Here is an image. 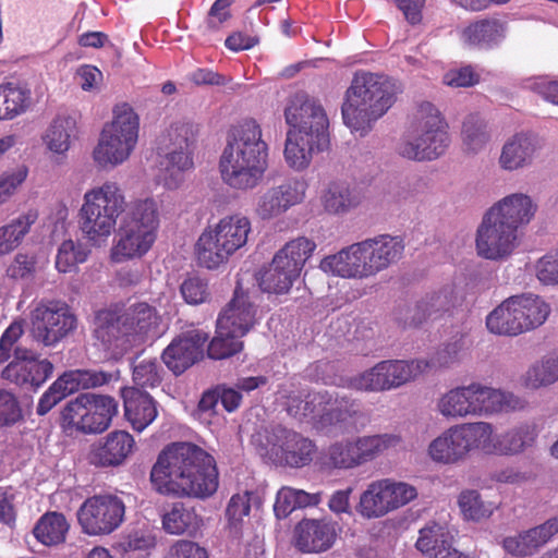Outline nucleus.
<instances>
[{"mask_svg": "<svg viewBox=\"0 0 558 558\" xmlns=\"http://www.w3.org/2000/svg\"><path fill=\"white\" fill-rule=\"evenodd\" d=\"M156 240L157 234L121 221L118 239L110 251V258L114 263L142 258L150 251Z\"/></svg>", "mask_w": 558, "mask_h": 558, "instance_id": "30", "label": "nucleus"}, {"mask_svg": "<svg viewBox=\"0 0 558 558\" xmlns=\"http://www.w3.org/2000/svg\"><path fill=\"white\" fill-rule=\"evenodd\" d=\"M319 267L326 274L344 279L371 278L361 241L324 257Z\"/></svg>", "mask_w": 558, "mask_h": 558, "instance_id": "28", "label": "nucleus"}, {"mask_svg": "<svg viewBox=\"0 0 558 558\" xmlns=\"http://www.w3.org/2000/svg\"><path fill=\"white\" fill-rule=\"evenodd\" d=\"M488 426L487 438L482 444V452L494 456H519L532 448L539 434L534 421H524L496 434L493 423L483 421Z\"/></svg>", "mask_w": 558, "mask_h": 558, "instance_id": "21", "label": "nucleus"}, {"mask_svg": "<svg viewBox=\"0 0 558 558\" xmlns=\"http://www.w3.org/2000/svg\"><path fill=\"white\" fill-rule=\"evenodd\" d=\"M488 426L483 421L452 425L434 438L427 448L428 457L436 463L451 465L464 461L471 452L482 451Z\"/></svg>", "mask_w": 558, "mask_h": 558, "instance_id": "12", "label": "nucleus"}, {"mask_svg": "<svg viewBox=\"0 0 558 558\" xmlns=\"http://www.w3.org/2000/svg\"><path fill=\"white\" fill-rule=\"evenodd\" d=\"M3 113L7 120L24 113L31 106V90L21 84L9 82L0 85Z\"/></svg>", "mask_w": 558, "mask_h": 558, "instance_id": "51", "label": "nucleus"}, {"mask_svg": "<svg viewBox=\"0 0 558 558\" xmlns=\"http://www.w3.org/2000/svg\"><path fill=\"white\" fill-rule=\"evenodd\" d=\"M95 338L105 350L118 355L128 351L135 342L130 330L122 326L119 307L99 311L95 317Z\"/></svg>", "mask_w": 558, "mask_h": 558, "instance_id": "26", "label": "nucleus"}, {"mask_svg": "<svg viewBox=\"0 0 558 558\" xmlns=\"http://www.w3.org/2000/svg\"><path fill=\"white\" fill-rule=\"evenodd\" d=\"M70 524L59 512H47L36 523L33 533L46 546H57L65 541Z\"/></svg>", "mask_w": 558, "mask_h": 558, "instance_id": "45", "label": "nucleus"}, {"mask_svg": "<svg viewBox=\"0 0 558 558\" xmlns=\"http://www.w3.org/2000/svg\"><path fill=\"white\" fill-rule=\"evenodd\" d=\"M125 209V195L118 183L107 181L87 190L78 211L84 239L93 246L105 245Z\"/></svg>", "mask_w": 558, "mask_h": 558, "instance_id": "6", "label": "nucleus"}, {"mask_svg": "<svg viewBox=\"0 0 558 558\" xmlns=\"http://www.w3.org/2000/svg\"><path fill=\"white\" fill-rule=\"evenodd\" d=\"M162 373L156 359H143L133 365V381L141 388H155L161 383Z\"/></svg>", "mask_w": 558, "mask_h": 558, "instance_id": "60", "label": "nucleus"}, {"mask_svg": "<svg viewBox=\"0 0 558 558\" xmlns=\"http://www.w3.org/2000/svg\"><path fill=\"white\" fill-rule=\"evenodd\" d=\"M251 232V221L242 214L225 216L207 226L195 244L198 264L207 269L219 268L246 245Z\"/></svg>", "mask_w": 558, "mask_h": 558, "instance_id": "7", "label": "nucleus"}, {"mask_svg": "<svg viewBox=\"0 0 558 558\" xmlns=\"http://www.w3.org/2000/svg\"><path fill=\"white\" fill-rule=\"evenodd\" d=\"M266 453L274 461L291 468H302L312 461L315 445L301 434L282 426L266 430Z\"/></svg>", "mask_w": 558, "mask_h": 558, "instance_id": "19", "label": "nucleus"}, {"mask_svg": "<svg viewBox=\"0 0 558 558\" xmlns=\"http://www.w3.org/2000/svg\"><path fill=\"white\" fill-rule=\"evenodd\" d=\"M337 537L330 521L305 519L295 527V546L303 553H322L329 549Z\"/></svg>", "mask_w": 558, "mask_h": 558, "instance_id": "34", "label": "nucleus"}, {"mask_svg": "<svg viewBox=\"0 0 558 558\" xmlns=\"http://www.w3.org/2000/svg\"><path fill=\"white\" fill-rule=\"evenodd\" d=\"M38 269V258L35 254L17 253L7 268V275L14 280H31Z\"/></svg>", "mask_w": 558, "mask_h": 558, "instance_id": "61", "label": "nucleus"}, {"mask_svg": "<svg viewBox=\"0 0 558 558\" xmlns=\"http://www.w3.org/2000/svg\"><path fill=\"white\" fill-rule=\"evenodd\" d=\"M558 534V515L531 529L509 535L502 539L505 551L515 558H530L550 543Z\"/></svg>", "mask_w": 558, "mask_h": 558, "instance_id": "24", "label": "nucleus"}, {"mask_svg": "<svg viewBox=\"0 0 558 558\" xmlns=\"http://www.w3.org/2000/svg\"><path fill=\"white\" fill-rule=\"evenodd\" d=\"M198 129L191 122H178L168 130L169 143L165 147L161 161L192 170Z\"/></svg>", "mask_w": 558, "mask_h": 558, "instance_id": "25", "label": "nucleus"}, {"mask_svg": "<svg viewBox=\"0 0 558 558\" xmlns=\"http://www.w3.org/2000/svg\"><path fill=\"white\" fill-rule=\"evenodd\" d=\"M252 497L253 493L244 492L233 495L228 502L226 509L228 529L230 533L235 536L241 534L244 519L247 518L251 512Z\"/></svg>", "mask_w": 558, "mask_h": 558, "instance_id": "57", "label": "nucleus"}, {"mask_svg": "<svg viewBox=\"0 0 558 558\" xmlns=\"http://www.w3.org/2000/svg\"><path fill=\"white\" fill-rule=\"evenodd\" d=\"M349 438L330 444L322 456V463L328 470H352L357 468Z\"/></svg>", "mask_w": 558, "mask_h": 558, "instance_id": "55", "label": "nucleus"}, {"mask_svg": "<svg viewBox=\"0 0 558 558\" xmlns=\"http://www.w3.org/2000/svg\"><path fill=\"white\" fill-rule=\"evenodd\" d=\"M487 329L498 336L522 335L517 314L513 312L512 296L502 301L486 317Z\"/></svg>", "mask_w": 558, "mask_h": 558, "instance_id": "46", "label": "nucleus"}, {"mask_svg": "<svg viewBox=\"0 0 558 558\" xmlns=\"http://www.w3.org/2000/svg\"><path fill=\"white\" fill-rule=\"evenodd\" d=\"M208 333L201 329H189L177 336L162 352L167 367L180 375L203 357Z\"/></svg>", "mask_w": 558, "mask_h": 558, "instance_id": "22", "label": "nucleus"}, {"mask_svg": "<svg viewBox=\"0 0 558 558\" xmlns=\"http://www.w3.org/2000/svg\"><path fill=\"white\" fill-rule=\"evenodd\" d=\"M315 248V242L305 236L288 242L275 254L269 267L262 274L260 289L268 293H287Z\"/></svg>", "mask_w": 558, "mask_h": 558, "instance_id": "11", "label": "nucleus"}, {"mask_svg": "<svg viewBox=\"0 0 558 558\" xmlns=\"http://www.w3.org/2000/svg\"><path fill=\"white\" fill-rule=\"evenodd\" d=\"M536 278L543 284H558V254L557 251L549 252L538 258L533 265Z\"/></svg>", "mask_w": 558, "mask_h": 558, "instance_id": "63", "label": "nucleus"}, {"mask_svg": "<svg viewBox=\"0 0 558 558\" xmlns=\"http://www.w3.org/2000/svg\"><path fill=\"white\" fill-rule=\"evenodd\" d=\"M357 468L373 462L389 450H396L403 444L398 434L384 433L361 435L349 438Z\"/></svg>", "mask_w": 558, "mask_h": 558, "instance_id": "36", "label": "nucleus"}, {"mask_svg": "<svg viewBox=\"0 0 558 558\" xmlns=\"http://www.w3.org/2000/svg\"><path fill=\"white\" fill-rule=\"evenodd\" d=\"M320 202L327 213L341 215L356 208L362 195L345 182H331L323 191Z\"/></svg>", "mask_w": 558, "mask_h": 558, "instance_id": "43", "label": "nucleus"}, {"mask_svg": "<svg viewBox=\"0 0 558 558\" xmlns=\"http://www.w3.org/2000/svg\"><path fill=\"white\" fill-rule=\"evenodd\" d=\"M122 222L135 228L148 230L158 234L160 226V206L153 197L140 198L132 202Z\"/></svg>", "mask_w": 558, "mask_h": 558, "instance_id": "44", "label": "nucleus"}, {"mask_svg": "<svg viewBox=\"0 0 558 558\" xmlns=\"http://www.w3.org/2000/svg\"><path fill=\"white\" fill-rule=\"evenodd\" d=\"M306 184L288 179L262 193L255 205V214L263 220L274 219L300 204L305 197Z\"/></svg>", "mask_w": 558, "mask_h": 558, "instance_id": "23", "label": "nucleus"}, {"mask_svg": "<svg viewBox=\"0 0 558 558\" xmlns=\"http://www.w3.org/2000/svg\"><path fill=\"white\" fill-rule=\"evenodd\" d=\"M412 484L393 478L372 481L361 493L356 512L364 519H379L416 499Z\"/></svg>", "mask_w": 558, "mask_h": 558, "instance_id": "15", "label": "nucleus"}, {"mask_svg": "<svg viewBox=\"0 0 558 558\" xmlns=\"http://www.w3.org/2000/svg\"><path fill=\"white\" fill-rule=\"evenodd\" d=\"M135 441L131 434L116 430L108 434L93 451L94 463L101 466L121 464L132 452Z\"/></svg>", "mask_w": 558, "mask_h": 558, "instance_id": "40", "label": "nucleus"}, {"mask_svg": "<svg viewBox=\"0 0 558 558\" xmlns=\"http://www.w3.org/2000/svg\"><path fill=\"white\" fill-rule=\"evenodd\" d=\"M519 233L486 211L476 230L475 250L488 260L508 258L519 246Z\"/></svg>", "mask_w": 558, "mask_h": 558, "instance_id": "18", "label": "nucleus"}, {"mask_svg": "<svg viewBox=\"0 0 558 558\" xmlns=\"http://www.w3.org/2000/svg\"><path fill=\"white\" fill-rule=\"evenodd\" d=\"M37 220V214L28 211L0 227V256L14 251Z\"/></svg>", "mask_w": 558, "mask_h": 558, "instance_id": "49", "label": "nucleus"}, {"mask_svg": "<svg viewBox=\"0 0 558 558\" xmlns=\"http://www.w3.org/2000/svg\"><path fill=\"white\" fill-rule=\"evenodd\" d=\"M505 36L502 24L496 20H480L470 24L462 32V39L470 46L490 47Z\"/></svg>", "mask_w": 558, "mask_h": 558, "instance_id": "48", "label": "nucleus"}, {"mask_svg": "<svg viewBox=\"0 0 558 558\" xmlns=\"http://www.w3.org/2000/svg\"><path fill=\"white\" fill-rule=\"evenodd\" d=\"M424 360H385L373 367L342 379V386L359 391H388L414 380L426 372Z\"/></svg>", "mask_w": 558, "mask_h": 558, "instance_id": "13", "label": "nucleus"}, {"mask_svg": "<svg viewBox=\"0 0 558 558\" xmlns=\"http://www.w3.org/2000/svg\"><path fill=\"white\" fill-rule=\"evenodd\" d=\"M124 519V501L111 494L89 497L77 510L82 532L89 536L110 535L122 525Z\"/></svg>", "mask_w": 558, "mask_h": 558, "instance_id": "17", "label": "nucleus"}, {"mask_svg": "<svg viewBox=\"0 0 558 558\" xmlns=\"http://www.w3.org/2000/svg\"><path fill=\"white\" fill-rule=\"evenodd\" d=\"M458 506L463 519L474 522L490 518L497 509L495 502L483 500L475 489L462 490L458 496Z\"/></svg>", "mask_w": 558, "mask_h": 558, "instance_id": "50", "label": "nucleus"}, {"mask_svg": "<svg viewBox=\"0 0 558 558\" xmlns=\"http://www.w3.org/2000/svg\"><path fill=\"white\" fill-rule=\"evenodd\" d=\"M527 390L548 388L558 383V347L546 351L520 377Z\"/></svg>", "mask_w": 558, "mask_h": 558, "instance_id": "39", "label": "nucleus"}, {"mask_svg": "<svg viewBox=\"0 0 558 558\" xmlns=\"http://www.w3.org/2000/svg\"><path fill=\"white\" fill-rule=\"evenodd\" d=\"M320 500L319 493L310 494L302 489L283 486L277 493L274 512L278 519H284L295 509L316 506Z\"/></svg>", "mask_w": 558, "mask_h": 558, "instance_id": "47", "label": "nucleus"}, {"mask_svg": "<svg viewBox=\"0 0 558 558\" xmlns=\"http://www.w3.org/2000/svg\"><path fill=\"white\" fill-rule=\"evenodd\" d=\"M364 258L371 277L388 269L401 259L404 243L401 238L390 234H379L361 241Z\"/></svg>", "mask_w": 558, "mask_h": 558, "instance_id": "27", "label": "nucleus"}, {"mask_svg": "<svg viewBox=\"0 0 558 558\" xmlns=\"http://www.w3.org/2000/svg\"><path fill=\"white\" fill-rule=\"evenodd\" d=\"M150 482L162 495L205 498L218 488L216 461L196 445L173 444L159 453Z\"/></svg>", "mask_w": 558, "mask_h": 558, "instance_id": "1", "label": "nucleus"}, {"mask_svg": "<svg viewBox=\"0 0 558 558\" xmlns=\"http://www.w3.org/2000/svg\"><path fill=\"white\" fill-rule=\"evenodd\" d=\"M487 211L519 233L533 220L537 204L525 193H512L496 202Z\"/></svg>", "mask_w": 558, "mask_h": 558, "instance_id": "31", "label": "nucleus"}, {"mask_svg": "<svg viewBox=\"0 0 558 558\" xmlns=\"http://www.w3.org/2000/svg\"><path fill=\"white\" fill-rule=\"evenodd\" d=\"M201 519L193 508L182 502H175L171 509L162 515V526L170 534H182L196 531Z\"/></svg>", "mask_w": 558, "mask_h": 558, "instance_id": "52", "label": "nucleus"}, {"mask_svg": "<svg viewBox=\"0 0 558 558\" xmlns=\"http://www.w3.org/2000/svg\"><path fill=\"white\" fill-rule=\"evenodd\" d=\"M287 132L283 156L287 165L296 171L306 169L315 151L328 144V119L323 107L305 93L289 98L284 109Z\"/></svg>", "mask_w": 558, "mask_h": 558, "instance_id": "3", "label": "nucleus"}, {"mask_svg": "<svg viewBox=\"0 0 558 558\" xmlns=\"http://www.w3.org/2000/svg\"><path fill=\"white\" fill-rule=\"evenodd\" d=\"M122 326L130 330L134 342L144 340V337L157 328L159 316L157 311L145 302L134 303L128 307H119Z\"/></svg>", "mask_w": 558, "mask_h": 558, "instance_id": "42", "label": "nucleus"}, {"mask_svg": "<svg viewBox=\"0 0 558 558\" xmlns=\"http://www.w3.org/2000/svg\"><path fill=\"white\" fill-rule=\"evenodd\" d=\"M122 398L125 418L134 430L141 433L156 420L157 403L147 392L135 387H125L122 389Z\"/></svg>", "mask_w": 558, "mask_h": 558, "instance_id": "35", "label": "nucleus"}, {"mask_svg": "<svg viewBox=\"0 0 558 558\" xmlns=\"http://www.w3.org/2000/svg\"><path fill=\"white\" fill-rule=\"evenodd\" d=\"M117 412L118 402L114 398L86 392L69 401L61 415L66 427L84 434H98L110 426Z\"/></svg>", "mask_w": 558, "mask_h": 558, "instance_id": "14", "label": "nucleus"}, {"mask_svg": "<svg viewBox=\"0 0 558 558\" xmlns=\"http://www.w3.org/2000/svg\"><path fill=\"white\" fill-rule=\"evenodd\" d=\"M461 136L468 153L482 151L489 141L486 122L478 114H469L463 121Z\"/></svg>", "mask_w": 558, "mask_h": 558, "instance_id": "53", "label": "nucleus"}, {"mask_svg": "<svg viewBox=\"0 0 558 558\" xmlns=\"http://www.w3.org/2000/svg\"><path fill=\"white\" fill-rule=\"evenodd\" d=\"M401 93L402 85L390 76L356 72L341 107L344 124L352 131H368L392 107Z\"/></svg>", "mask_w": 558, "mask_h": 558, "instance_id": "4", "label": "nucleus"}, {"mask_svg": "<svg viewBox=\"0 0 558 558\" xmlns=\"http://www.w3.org/2000/svg\"><path fill=\"white\" fill-rule=\"evenodd\" d=\"M256 323V307L247 293L235 289L232 300L220 313L217 324L222 332L244 337Z\"/></svg>", "mask_w": 558, "mask_h": 558, "instance_id": "32", "label": "nucleus"}, {"mask_svg": "<svg viewBox=\"0 0 558 558\" xmlns=\"http://www.w3.org/2000/svg\"><path fill=\"white\" fill-rule=\"evenodd\" d=\"M359 415V405L354 401L333 395L332 402L322 411L317 420V429L343 433L354 427Z\"/></svg>", "mask_w": 558, "mask_h": 558, "instance_id": "37", "label": "nucleus"}, {"mask_svg": "<svg viewBox=\"0 0 558 558\" xmlns=\"http://www.w3.org/2000/svg\"><path fill=\"white\" fill-rule=\"evenodd\" d=\"M269 167V146L260 125L247 119L228 134L219 159L222 181L233 190L248 191L258 186Z\"/></svg>", "mask_w": 558, "mask_h": 558, "instance_id": "2", "label": "nucleus"}, {"mask_svg": "<svg viewBox=\"0 0 558 558\" xmlns=\"http://www.w3.org/2000/svg\"><path fill=\"white\" fill-rule=\"evenodd\" d=\"M522 408L521 398L513 392L481 383L453 387L435 403L436 412L447 421L492 416Z\"/></svg>", "mask_w": 558, "mask_h": 558, "instance_id": "5", "label": "nucleus"}, {"mask_svg": "<svg viewBox=\"0 0 558 558\" xmlns=\"http://www.w3.org/2000/svg\"><path fill=\"white\" fill-rule=\"evenodd\" d=\"M541 149L539 140L533 135L518 133L509 137L500 149L498 165L508 172L530 168Z\"/></svg>", "mask_w": 558, "mask_h": 558, "instance_id": "29", "label": "nucleus"}, {"mask_svg": "<svg viewBox=\"0 0 558 558\" xmlns=\"http://www.w3.org/2000/svg\"><path fill=\"white\" fill-rule=\"evenodd\" d=\"M447 129L438 108L430 102H422L415 113V136L403 140L398 151L411 160H435L445 154L450 144Z\"/></svg>", "mask_w": 558, "mask_h": 558, "instance_id": "10", "label": "nucleus"}, {"mask_svg": "<svg viewBox=\"0 0 558 558\" xmlns=\"http://www.w3.org/2000/svg\"><path fill=\"white\" fill-rule=\"evenodd\" d=\"M77 121L72 116L56 117L41 135V143L50 154L51 159L61 163L71 148L73 140L77 137Z\"/></svg>", "mask_w": 558, "mask_h": 558, "instance_id": "33", "label": "nucleus"}, {"mask_svg": "<svg viewBox=\"0 0 558 558\" xmlns=\"http://www.w3.org/2000/svg\"><path fill=\"white\" fill-rule=\"evenodd\" d=\"M27 173L28 171L25 167H17L0 175V206L5 204L16 193L26 180Z\"/></svg>", "mask_w": 558, "mask_h": 558, "instance_id": "64", "label": "nucleus"}, {"mask_svg": "<svg viewBox=\"0 0 558 558\" xmlns=\"http://www.w3.org/2000/svg\"><path fill=\"white\" fill-rule=\"evenodd\" d=\"M24 333L23 320H14L0 337V365L7 363L12 352L14 359L3 368V379L21 387L38 389L53 373V364L38 360L27 349L14 347Z\"/></svg>", "mask_w": 558, "mask_h": 558, "instance_id": "8", "label": "nucleus"}, {"mask_svg": "<svg viewBox=\"0 0 558 558\" xmlns=\"http://www.w3.org/2000/svg\"><path fill=\"white\" fill-rule=\"evenodd\" d=\"M89 251L81 242L71 239L64 240L57 252L56 268L59 272H72L77 269L78 264L84 263Z\"/></svg>", "mask_w": 558, "mask_h": 558, "instance_id": "56", "label": "nucleus"}, {"mask_svg": "<svg viewBox=\"0 0 558 558\" xmlns=\"http://www.w3.org/2000/svg\"><path fill=\"white\" fill-rule=\"evenodd\" d=\"M111 375L101 371L73 369L59 376L38 400L36 413L46 415L68 396L81 389H89L107 384Z\"/></svg>", "mask_w": 558, "mask_h": 558, "instance_id": "20", "label": "nucleus"}, {"mask_svg": "<svg viewBox=\"0 0 558 558\" xmlns=\"http://www.w3.org/2000/svg\"><path fill=\"white\" fill-rule=\"evenodd\" d=\"M29 319L34 340L45 347H54L77 327L72 308L60 300H40Z\"/></svg>", "mask_w": 558, "mask_h": 558, "instance_id": "16", "label": "nucleus"}, {"mask_svg": "<svg viewBox=\"0 0 558 558\" xmlns=\"http://www.w3.org/2000/svg\"><path fill=\"white\" fill-rule=\"evenodd\" d=\"M450 543L451 535L447 526L432 522L420 530L416 548L422 553H436L440 546H447Z\"/></svg>", "mask_w": 558, "mask_h": 558, "instance_id": "58", "label": "nucleus"}, {"mask_svg": "<svg viewBox=\"0 0 558 558\" xmlns=\"http://www.w3.org/2000/svg\"><path fill=\"white\" fill-rule=\"evenodd\" d=\"M180 292L184 301L191 305L205 303L210 295L207 282L197 276L186 278L181 283Z\"/></svg>", "mask_w": 558, "mask_h": 558, "instance_id": "62", "label": "nucleus"}, {"mask_svg": "<svg viewBox=\"0 0 558 558\" xmlns=\"http://www.w3.org/2000/svg\"><path fill=\"white\" fill-rule=\"evenodd\" d=\"M333 400V393L329 391H317L290 396L287 401L289 415L301 422L312 423L317 428V420L322 411Z\"/></svg>", "mask_w": 558, "mask_h": 558, "instance_id": "41", "label": "nucleus"}, {"mask_svg": "<svg viewBox=\"0 0 558 558\" xmlns=\"http://www.w3.org/2000/svg\"><path fill=\"white\" fill-rule=\"evenodd\" d=\"M512 299L522 333L544 325L551 312L550 305L537 294L522 293L512 295Z\"/></svg>", "mask_w": 558, "mask_h": 558, "instance_id": "38", "label": "nucleus"}, {"mask_svg": "<svg viewBox=\"0 0 558 558\" xmlns=\"http://www.w3.org/2000/svg\"><path fill=\"white\" fill-rule=\"evenodd\" d=\"M241 336H235L234 332H222V329L217 326L216 336L208 345V356L214 360L227 359L243 348Z\"/></svg>", "mask_w": 558, "mask_h": 558, "instance_id": "59", "label": "nucleus"}, {"mask_svg": "<svg viewBox=\"0 0 558 558\" xmlns=\"http://www.w3.org/2000/svg\"><path fill=\"white\" fill-rule=\"evenodd\" d=\"M457 303V295L452 287H445L439 291L426 295L417 304V310L422 313V319H436L441 314L449 312Z\"/></svg>", "mask_w": 558, "mask_h": 558, "instance_id": "54", "label": "nucleus"}, {"mask_svg": "<svg viewBox=\"0 0 558 558\" xmlns=\"http://www.w3.org/2000/svg\"><path fill=\"white\" fill-rule=\"evenodd\" d=\"M140 119L133 108L121 104L113 109V119L101 131L93 150V160L101 169H113L132 155L138 140Z\"/></svg>", "mask_w": 558, "mask_h": 558, "instance_id": "9", "label": "nucleus"}]
</instances>
